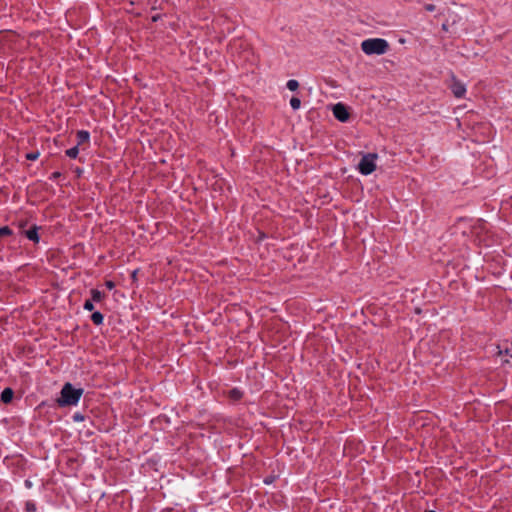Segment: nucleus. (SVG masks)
<instances>
[{"label": "nucleus", "mask_w": 512, "mask_h": 512, "mask_svg": "<svg viewBox=\"0 0 512 512\" xmlns=\"http://www.w3.org/2000/svg\"><path fill=\"white\" fill-rule=\"evenodd\" d=\"M132 277H133V278H135V277H136V271H134V272H133Z\"/></svg>", "instance_id": "nucleus-24"}, {"label": "nucleus", "mask_w": 512, "mask_h": 512, "mask_svg": "<svg viewBox=\"0 0 512 512\" xmlns=\"http://www.w3.org/2000/svg\"><path fill=\"white\" fill-rule=\"evenodd\" d=\"M242 396H243V393L237 388L231 389L229 391V398L233 401L240 400L242 398Z\"/></svg>", "instance_id": "nucleus-9"}, {"label": "nucleus", "mask_w": 512, "mask_h": 512, "mask_svg": "<svg viewBox=\"0 0 512 512\" xmlns=\"http://www.w3.org/2000/svg\"><path fill=\"white\" fill-rule=\"evenodd\" d=\"M361 49L367 55H382L388 51L389 44L385 39L371 38L361 43Z\"/></svg>", "instance_id": "nucleus-2"}, {"label": "nucleus", "mask_w": 512, "mask_h": 512, "mask_svg": "<svg viewBox=\"0 0 512 512\" xmlns=\"http://www.w3.org/2000/svg\"><path fill=\"white\" fill-rule=\"evenodd\" d=\"M425 10L429 11V12H433L435 10V5H433V4H426L425 5Z\"/></svg>", "instance_id": "nucleus-19"}, {"label": "nucleus", "mask_w": 512, "mask_h": 512, "mask_svg": "<svg viewBox=\"0 0 512 512\" xmlns=\"http://www.w3.org/2000/svg\"><path fill=\"white\" fill-rule=\"evenodd\" d=\"M290 105L291 107L294 109V110H297L300 108L301 106V101L299 98L297 97H292L291 100H290Z\"/></svg>", "instance_id": "nucleus-14"}, {"label": "nucleus", "mask_w": 512, "mask_h": 512, "mask_svg": "<svg viewBox=\"0 0 512 512\" xmlns=\"http://www.w3.org/2000/svg\"><path fill=\"white\" fill-rule=\"evenodd\" d=\"M106 286H107V288L112 289V288H114V283L112 281H107Z\"/></svg>", "instance_id": "nucleus-20"}, {"label": "nucleus", "mask_w": 512, "mask_h": 512, "mask_svg": "<svg viewBox=\"0 0 512 512\" xmlns=\"http://www.w3.org/2000/svg\"><path fill=\"white\" fill-rule=\"evenodd\" d=\"M264 482H265L266 484L271 483L270 479H265V480H264Z\"/></svg>", "instance_id": "nucleus-23"}, {"label": "nucleus", "mask_w": 512, "mask_h": 512, "mask_svg": "<svg viewBox=\"0 0 512 512\" xmlns=\"http://www.w3.org/2000/svg\"><path fill=\"white\" fill-rule=\"evenodd\" d=\"M14 392L11 388H5L1 393V401L3 403L11 402Z\"/></svg>", "instance_id": "nucleus-7"}, {"label": "nucleus", "mask_w": 512, "mask_h": 512, "mask_svg": "<svg viewBox=\"0 0 512 512\" xmlns=\"http://www.w3.org/2000/svg\"><path fill=\"white\" fill-rule=\"evenodd\" d=\"M91 296H92V299H91L92 301L100 302L103 299L104 294L97 289H92Z\"/></svg>", "instance_id": "nucleus-11"}, {"label": "nucleus", "mask_w": 512, "mask_h": 512, "mask_svg": "<svg viewBox=\"0 0 512 512\" xmlns=\"http://www.w3.org/2000/svg\"><path fill=\"white\" fill-rule=\"evenodd\" d=\"M26 509L28 511H34L35 510V504L31 503V502H27L26 503Z\"/></svg>", "instance_id": "nucleus-18"}, {"label": "nucleus", "mask_w": 512, "mask_h": 512, "mask_svg": "<svg viewBox=\"0 0 512 512\" xmlns=\"http://www.w3.org/2000/svg\"><path fill=\"white\" fill-rule=\"evenodd\" d=\"M82 388H74L71 383H65L61 389V396L57 399V403L60 407L76 405L81 396L83 395Z\"/></svg>", "instance_id": "nucleus-1"}, {"label": "nucleus", "mask_w": 512, "mask_h": 512, "mask_svg": "<svg viewBox=\"0 0 512 512\" xmlns=\"http://www.w3.org/2000/svg\"><path fill=\"white\" fill-rule=\"evenodd\" d=\"M79 153L78 145L66 150V155L70 158H76Z\"/></svg>", "instance_id": "nucleus-12"}, {"label": "nucleus", "mask_w": 512, "mask_h": 512, "mask_svg": "<svg viewBox=\"0 0 512 512\" xmlns=\"http://www.w3.org/2000/svg\"><path fill=\"white\" fill-rule=\"evenodd\" d=\"M38 157H39L38 152H31V153L26 154V159L31 160V161L36 160Z\"/></svg>", "instance_id": "nucleus-17"}, {"label": "nucleus", "mask_w": 512, "mask_h": 512, "mask_svg": "<svg viewBox=\"0 0 512 512\" xmlns=\"http://www.w3.org/2000/svg\"><path fill=\"white\" fill-rule=\"evenodd\" d=\"M451 90H452V93L454 94V96L457 97V98L463 97L465 92H466L465 86L462 83L458 82V81H455L452 84Z\"/></svg>", "instance_id": "nucleus-6"}, {"label": "nucleus", "mask_w": 512, "mask_h": 512, "mask_svg": "<svg viewBox=\"0 0 512 512\" xmlns=\"http://www.w3.org/2000/svg\"><path fill=\"white\" fill-rule=\"evenodd\" d=\"M299 87V83L297 80H294V79H291L287 82V88L290 90V91H295L297 90Z\"/></svg>", "instance_id": "nucleus-13"}, {"label": "nucleus", "mask_w": 512, "mask_h": 512, "mask_svg": "<svg viewBox=\"0 0 512 512\" xmlns=\"http://www.w3.org/2000/svg\"><path fill=\"white\" fill-rule=\"evenodd\" d=\"M74 419H75V420H82V419H83V417H82V416H80L79 414H75V415H74Z\"/></svg>", "instance_id": "nucleus-21"}, {"label": "nucleus", "mask_w": 512, "mask_h": 512, "mask_svg": "<svg viewBox=\"0 0 512 512\" xmlns=\"http://www.w3.org/2000/svg\"><path fill=\"white\" fill-rule=\"evenodd\" d=\"M83 307L85 310L92 311L94 309L93 301L86 300Z\"/></svg>", "instance_id": "nucleus-16"}, {"label": "nucleus", "mask_w": 512, "mask_h": 512, "mask_svg": "<svg viewBox=\"0 0 512 512\" xmlns=\"http://www.w3.org/2000/svg\"><path fill=\"white\" fill-rule=\"evenodd\" d=\"M60 175H61V174H60V172H54V173L52 174V177H53V178H58Z\"/></svg>", "instance_id": "nucleus-22"}, {"label": "nucleus", "mask_w": 512, "mask_h": 512, "mask_svg": "<svg viewBox=\"0 0 512 512\" xmlns=\"http://www.w3.org/2000/svg\"><path fill=\"white\" fill-rule=\"evenodd\" d=\"M39 227L36 225L31 226L28 230H25L23 233L24 235L34 243L39 242V234H38Z\"/></svg>", "instance_id": "nucleus-5"}, {"label": "nucleus", "mask_w": 512, "mask_h": 512, "mask_svg": "<svg viewBox=\"0 0 512 512\" xmlns=\"http://www.w3.org/2000/svg\"><path fill=\"white\" fill-rule=\"evenodd\" d=\"M378 155L376 153H368L362 156L359 164L358 170L362 175H369L376 169V159Z\"/></svg>", "instance_id": "nucleus-3"}, {"label": "nucleus", "mask_w": 512, "mask_h": 512, "mask_svg": "<svg viewBox=\"0 0 512 512\" xmlns=\"http://www.w3.org/2000/svg\"><path fill=\"white\" fill-rule=\"evenodd\" d=\"M89 132L80 130L77 132L78 145L87 142L89 140Z\"/></svg>", "instance_id": "nucleus-8"}, {"label": "nucleus", "mask_w": 512, "mask_h": 512, "mask_svg": "<svg viewBox=\"0 0 512 512\" xmlns=\"http://www.w3.org/2000/svg\"><path fill=\"white\" fill-rule=\"evenodd\" d=\"M12 234V230L8 226L0 227V238L4 236H9Z\"/></svg>", "instance_id": "nucleus-15"}, {"label": "nucleus", "mask_w": 512, "mask_h": 512, "mask_svg": "<svg viewBox=\"0 0 512 512\" xmlns=\"http://www.w3.org/2000/svg\"><path fill=\"white\" fill-rule=\"evenodd\" d=\"M332 110L334 117L340 122H346L350 117L347 107L342 103L335 104Z\"/></svg>", "instance_id": "nucleus-4"}, {"label": "nucleus", "mask_w": 512, "mask_h": 512, "mask_svg": "<svg viewBox=\"0 0 512 512\" xmlns=\"http://www.w3.org/2000/svg\"><path fill=\"white\" fill-rule=\"evenodd\" d=\"M91 320L95 325H101L103 323L104 317L102 313L96 311L91 315Z\"/></svg>", "instance_id": "nucleus-10"}]
</instances>
